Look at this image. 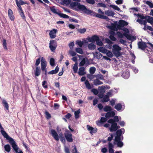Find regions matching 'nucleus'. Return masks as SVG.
<instances>
[{
	"label": "nucleus",
	"instance_id": "f257e3e1",
	"mask_svg": "<svg viewBox=\"0 0 153 153\" xmlns=\"http://www.w3.org/2000/svg\"><path fill=\"white\" fill-rule=\"evenodd\" d=\"M7 140H9V143L11 145L13 149L16 153H23L22 150L19 149V147L12 138L10 137Z\"/></svg>",
	"mask_w": 153,
	"mask_h": 153
},
{
	"label": "nucleus",
	"instance_id": "f03ea898",
	"mask_svg": "<svg viewBox=\"0 0 153 153\" xmlns=\"http://www.w3.org/2000/svg\"><path fill=\"white\" fill-rule=\"evenodd\" d=\"M116 24H112L113 27H115L116 26L117 28L119 30L121 29V27H123L125 26H127L128 24V23L127 22L123 20H120L119 21V24H116Z\"/></svg>",
	"mask_w": 153,
	"mask_h": 153
},
{
	"label": "nucleus",
	"instance_id": "7ed1b4c3",
	"mask_svg": "<svg viewBox=\"0 0 153 153\" xmlns=\"http://www.w3.org/2000/svg\"><path fill=\"white\" fill-rule=\"evenodd\" d=\"M41 68L42 72H43V74L45 76L47 75V70L46 68L47 66L46 62L44 59L43 57H42L41 58Z\"/></svg>",
	"mask_w": 153,
	"mask_h": 153
},
{
	"label": "nucleus",
	"instance_id": "20e7f679",
	"mask_svg": "<svg viewBox=\"0 0 153 153\" xmlns=\"http://www.w3.org/2000/svg\"><path fill=\"white\" fill-rule=\"evenodd\" d=\"M57 46V42L56 40H52L50 41L49 47L51 51H54L56 50Z\"/></svg>",
	"mask_w": 153,
	"mask_h": 153
},
{
	"label": "nucleus",
	"instance_id": "39448f33",
	"mask_svg": "<svg viewBox=\"0 0 153 153\" xmlns=\"http://www.w3.org/2000/svg\"><path fill=\"white\" fill-rule=\"evenodd\" d=\"M66 132V133H64V135L67 141L69 142H72L73 141L72 134L68 131Z\"/></svg>",
	"mask_w": 153,
	"mask_h": 153
},
{
	"label": "nucleus",
	"instance_id": "423d86ee",
	"mask_svg": "<svg viewBox=\"0 0 153 153\" xmlns=\"http://www.w3.org/2000/svg\"><path fill=\"white\" fill-rule=\"evenodd\" d=\"M138 46L139 48L143 51L145 50V48L147 47L146 43L142 41L138 42Z\"/></svg>",
	"mask_w": 153,
	"mask_h": 153
},
{
	"label": "nucleus",
	"instance_id": "0eeeda50",
	"mask_svg": "<svg viewBox=\"0 0 153 153\" xmlns=\"http://www.w3.org/2000/svg\"><path fill=\"white\" fill-rule=\"evenodd\" d=\"M51 134L54 139L56 141L59 140V136L56 131L53 129L51 130Z\"/></svg>",
	"mask_w": 153,
	"mask_h": 153
},
{
	"label": "nucleus",
	"instance_id": "6e6552de",
	"mask_svg": "<svg viewBox=\"0 0 153 153\" xmlns=\"http://www.w3.org/2000/svg\"><path fill=\"white\" fill-rule=\"evenodd\" d=\"M77 8L79 10L83 11L86 13H87V11H88V9H87L84 5H81L80 3L78 5Z\"/></svg>",
	"mask_w": 153,
	"mask_h": 153
},
{
	"label": "nucleus",
	"instance_id": "1a4fd4ad",
	"mask_svg": "<svg viewBox=\"0 0 153 153\" xmlns=\"http://www.w3.org/2000/svg\"><path fill=\"white\" fill-rule=\"evenodd\" d=\"M57 31L55 29H53L50 31L49 34L51 38L53 39L56 37Z\"/></svg>",
	"mask_w": 153,
	"mask_h": 153
},
{
	"label": "nucleus",
	"instance_id": "9d476101",
	"mask_svg": "<svg viewBox=\"0 0 153 153\" xmlns=\"http://www.w3.org/2000/svg\"><path fill=\"white\" fill-rule=\"evenodd\" d=\"M85 68L84 67H81L79 68L78 72V74L80 76H83L86 74V72L85 71Z\"/></svg>",
	"mask_w": 153,
	"mask_h": 153
},
{
	"label": "nucleus",
	"instance_id": "9b49d317",
	"mask_svg": "<svg viewBox=\"0 0 153 153\" xmlns=\"http://www.w3.org/2000/svg\"><path fill=\"white\" fill-rule=\"evenodd\" d=\"M122 76L125 79H128L129 77L130 73L128 69L124 71L122 75Z\"/></svg>",
	"mask_w": 153,
	"mask_h": 153
},
{
	"label": "nucleus",
	"instance_id": "f8f14e48",
	"mask_svg": "<svg viewBox=\"0 0 153 153\" xmlns=\"http://www.w3.org/2000/svg\"><path fill=\"white\" fill-rule=\"evenodd\" d=\"M115 115V113L114 111L108 112L105 114V117L107 119L111 117H114Z\"/></svg>",
	"mask_w": 153,
	"mask_h": 153
},
{
	"label": "nucleus",
	"instance_id": "ddd939ff",
	"mask_svg": "<svg viewBox=\"0 0 153 153\" xmlns=\"http://www.w3.org/2000/svg\"><path fill=\"white\" fill-rule=\"evenodd\" d=\"M87 127L88 130L90 131V133L91 134L96 133L97 132V129L96 128H94L88 125H87Z\"/></svg>",
	"mask_w": 153,
	"mask_h": 153
},
{
	"label": "nucleus",
	"instance_id": "4468645a",
	"mask_svg": "<svg viewBox=\"0 0 153 153\" xmlns=\"http://www.w3.org/2000/svg\"><path fill=\"white\" fill-rule=\"evenodd\" d=\"M8 15L10 19L12 21H14L15 19V17L13 15L12 10L9 9L8 10Z\"/></svg>",
	"mask_w": 153,
	"mask_h": 153
},
{
	"label": "nucleus",
	"instance_id": "2eb2a0df",
	"mask_svg": "<svg viewBox=\"0 0 153 153\" xmlns=\"http://www.w3.org/2000/svg\"><path fill=\"white\" fill-rule=\"evenodd\" d=\"M114 117L113 119H109L108 121V122L109 123L118 122L119 121V119L118 116H114Z\"/></svg>",
	"mask_w": 153,
	"mask_h": 153
},
{
	"label": "nucleus",
	"instance_id": "dca6fc26",
	"mask_svg": "<svg viewBox=\"0 0 153 153\" xmlns=\"http://www.w3.org/2000/svg\"><path fill=\"white\" fill-rule=\"evenodd\" d=\"M112 51L113 52L120 51L121 50V48L119 45L115 44L112 46Z\"/></svg>",
	"mask_w": 153,
	"mask_h": 153
},
{
	"label": "nucleus",
	"instance_id": "f3484780",
	"mask_svg": "<svg viewBox=\"0 0 153 153\" xmlns=\"http://www.w3.org/2000/svg\"><path fill=\"white\" fill-rule=\"evenodd\" d=\"M111 127L109 128V130L111 132L116 131L117 123H111Z\"/></svg>",
	"mask_w": 153,
	"mask_h": 153
},
{
	"label": "nucleus",
	"instance_id": "a211bd4d",
	"mask_svg": "<svg viewBox=\"0 0 153 153\" xmlns=\"http://www.w3.org/2000/svg\"><path fill=\"white\" fill-rule=\"evenodd\" d=\"M40 74L41 70L39 67H36V69L34 70V75L35 76H38L40 75Z\"/></svg>",
	"mask_w": 153,
	"mask_h": 153
},
{
	"label": "nucleus",
	"instance_id": "6ab92c4d",
	"mask_svg": "<svg viewBox=\"0 0 153 153\" xmlns=\"http://www.w3.org/2000/svg\"><path fill=\"white\" fill-rule=\"evenodd\" d=\"M109 152V153H114V145L110 142L108 143Z\"/></svg>",
	"mask_w": 153,
	"mask_h": 153
},
{
	"label": "nucleus",
	"instance_id": "aec40b11",
	"mask_svg": "<svg viewBox=\"0 0 153 153\" xmlns=\"http://www.w3.org/2000/svg\"><path fill=\"white\" fill-rule=\"evenodd\" d=\"M105 14L108 16H113L115 13L110 10H108L105 11Z\"/></svg>",
	"mask_w": 153,
	"mask_h": 153
},
{
	"label": "nucleus",
	"instance_id": "412c9836",
	"mask_svg": "<svg viewBox=\"0 0 153 153\" xmlns=\"http://www.w3.org/2000/svg\"><path fill=\"white\" fill-rule=\"evenodd\" d=\"M98 38V36H97L94 35L91 37L89 38L88 40L89 42L93 43L95 42Z\"/></svg>",
	"mask_w": 153,
	"mask_h": 153
},
{
	"label": "nucleus",
	"instance_id": "4be33fe9",
	"mask_svg": "<svg viewBox=\"0 0 153 153\" xmlns=\"http://www.w3.org/2000/svg\"><path fill=\"white\" fill-rule=\"evenodd\" d=\"M59 68L57 66L55 68V69L54 70H52L48 73L49 74H56L59 71Z\"/></svg>",
	"mask_w": 153,
	"mask_h": 153
},
{
	"label": "nucleus",
	"instance_id": "5701e85b",
	"mask_svg": "<svg viewBox=\"0 0 153 153\" xmlns=\"http://www.w3.org/2000/svg\"><path fill=\"white\" fill-rule=\"evenodd\" d=\"M107 119L106 118L104 117H101L100 120H98L97 121L96 123L97 125L100 123H103L107 121Z\"/></svg>",
	"mask_w": 153,
	"mask_h": 153
},
{
	"label": "nucleus",
	"instance_id": "b1692460",
	"mask_svg": "<svg viewBox=\"0 0 153 153\" xmlns=\"http://www.w3.org/2000/svg\"><path fill=\"white\" fill-rule=\"evenodd\" d=\"M2 103L3 106L7 110L9 109V105L8 103L5 100H3L2 101Z\"/></svg>",
	"mask_w": 153,
	"mask_h": 153
},
{
	"label": "nucleus",
	"instance_id": "393cba45",
	"mask_svg": "<svg viewBox=\"0 0 153 153\" xmlns=\"http://www.w3.org/2000/svg\"><path fill=\"white\" fill-rule=\"evenodd\" d=\"M85 85L86 87L88 89H91L92 87H93V86H91L88 81L87 80H86L85 82Z\"/></svg>",
	"mask_w": 153,
	"mask_h": 153
},
{
	"label": "nucleus",
	"instance_id": "a878e982",
	"mask_svg": "<svg viewBox=\"0 0 153 153\" xmlns=\"http://www.w3.org/2000/svg\"><path fill=\"white\" fill-rule=\"evenodd\" d=\"M103 110L105 112H108L111 111L112 109L110 106L106 105L104 107Z\"/></svg>",
	"mask_w": 153,
	"mask_h": 153
},
{
	"label": "nucleus",
	"instance_id": "bb28decb",
	"mask_svg": "<svg viewBox=\"0 0 153 153\" xmlns=\"http://www.w3.org/2000/svg\"><path fill=\"white\" fill-rule=\"evenodd\" d=\"M110 100L109 97L108 95H105L102 98V100H101L102 102H106Z\"/></svg>",
	"mask_w": 153,
	"mask_h": 153
},
{
	"label": "nucleus",
	"instance_id": "cd10ccee",
	"mask_svg": "<svg viewBox=\"0 0 153 153\" xmlns=\"http://www.w3.org/2000/svg\"><path fill=\"white\" fill-rule=\"evenodd\" d=\"M122 108V105L120 103H118L114 106V108L118 111L120 110Z\"/></svg>",
	"mask_w": 153,
	"mask_h": 153
},
{
	"label": "nucleus",
	"instance_id": "c85d7f7f",
	"mask_svg": "<svg viewBox=\"0 0 153 153\" xmlns=\"http://www.w3.org/2000/svg\"><path fill=\"white\" fill-rule=\"evenodd\" d=\"M4 149L7 152H9L10 151L11 148L9 144H7L4 146Z\"/></svg>",
	"mask_w": 153,
	"mask_h": 153
},
{
	"label": "nucleus",
	"instance_id": "c756f323",
	"mask_svg": "<svg viewBox=\"0 0 153 153\" xmlns=\"http://www.w3.org/2000/svg\"><path fill=\"white\" fill-rule=\"evenodd\" d=\"M94 84L96 85H100L103 84V82L100 81L98 79H96L94 80Z\"/></svg>",
	"mask_w": 153,
	"mask_h": 153
},
{
	"label": "nucleus",
	"instance_id": "7c9ffc66",
	"mask_svg": "<svg viewBox=\"0 0 153 153\" xmlns=\"http://www.w3.org/2000/svg\"><path fill=\"white\" fill-rule=\"evenodd\" d=\"M148 18L146 19L147 22L151 24H153V17L148 16Z\"/></svg>",
	"mask_w": 153,
	"mask_h": 153
},
{
	"label": "nucleus",
	"instance_id": "2f4dec72",
	"mask_svg": "<svg viewBox=\"0 0 153 153\" xmlns=\"http://www.w3.org/2000/svg\"><path fill=\"white\" fill-rule=\"evenodd\" d=\"M77 65V62H75L73 67V69L74 73H76L77 72L78 68Z\"/></svg>",
	"mask_w": 153,
	"mask_h": 153
},
{
	"label": "nucleus",
	"instance_id": "473e14b6",
	"mask_svg": "<svg viewBox=\"0 0 153 153\" xmlns=\"http://www.w3.org/2000/svg\"><path fill=\"white\" fill-rule=\"evenodd\" d=\"M88 48L91 50H94L96 48V46L93 43H90L88 44Z\"/></svg>",
	"mask_w": 153,
	"mask_h": 153
},
{
	"label": "nucleus",
	"instance_id": "72a5a7b5",
	"mask_svg": "<svg viewBox=\"0 0 153 153\" xmlns=\"http://www.w3.org/2000/svg\"><path fill=\"white\" fill-rule=\"evenodd\" d=\"M79 3L76 2H72L70 4V6L72 7H77L78 8V5H79Z\"/></svg>",
	"mask_w": 153,
	"mask_h": 153
},
{
	"label": "nucleus",
	"instance_id": "f704fd0d",
	"mask_svg": "<svg viewBox=\"0 0 153 153\" xmlns=\"http://www.w3.org/2000/svg\"><path fill=\"white\" fill-rule=\"evenodd\" d=\"M98 50L100 52L104 53H106L107 51V50L102 47L98 48Z\"/></svg>",
	"mask_w": 153,
	"mask_h": 153
},
{
	"label": "nucleus",
	"instance_id": "c9c22d12",
	"mask_svg": "<svg viewBox=\"0 0 153 153\" xmlns=\"http://www.w3.org/2000/svg\"><path fill=\"white\" fill-rule=\"evenodd\" d=\"M55 8V7L54 6L50 7L51 10L53 13L58 14L59 13L57 12V10Z\"/></svg>",
	"mask_w": 153,
	"mask_h": 153
},
{
	"label": "nucleus",
	"instance_id": "e433bc0d",
	"mask_svg": "<svg viewBox=\"0 0 153 153\" xmlns=\"http://www.w3.org/2000/svg\"><path fill=\"white\" fill-rule=\"evenodd\" d=\"M80 109H78L77 111L74 112L75 117L76 119L78 118L79 117V114L80 113Z\"/></svg>",
	"mask_w": 153,
	"mask_h": 153
},
{
	"label": "nucleus",
	"instance_id": "4c0bfd02",
	"mask_svg": "<svg viewBox=\"0 0 153 153\" xmlns=\"http://www.w3.org/2000/svg\"><path fill=\"white\" fill-rule=\"evenodd\" d=\"M58 14L61 18H63L66 19H68L69 18V16H68L62 13H58Z\"/></svg>",
	"mask_w": 153,
	"mask_h": 153
},
{
	"label": "nucleus",
	"instance_id": "58836bf2",
	"mask_svg": "<svg viewBox=\"0 0 153 153\" xmlns=\"http://www.w3.org/2000/svg\"><path fill=\"white\" fill-rule=\"evenodd\" d=\"M96 13H97L88 9V11H87L86 14H90L91 16H95Z\"/></svg>",
	"mask_w": 153,
	"mask_h": 153
},
{
	"label": "nucleus",
	"instance_id": "ea45409f",
	"mask_svg": "<svg viewBox=\"0 0 153 153\" xmlns=\"http://www.w3.org/2000/svg\"><path fill=\"white\" fill-rule=\"evenodd\" d=\"M76 51L79 54H82L83 53V52L82 49L79 48H76L75 49Z\"/></svg>",
	"mask_w": 153,
	"mask_h": 153
},
{
	"label": "nucleus",
	"instance_id": "a19ab883",
	"mask_svg": "<svg viewBox=\"0 0 153 153\" xmlns=\"http://www.w3.org/2000/svg\"><path fill=\"white\" fill-rule=\"evenodd\" d=\"M122 138H121V137H118L116 136L114 139V141L115 142H118L122 140L123 139V136H122Z\"/></svg>",
	"mask_w": 153,
	"mask_h": 153
},
{
	"label": "nucleus",
	"instance_id": "79ce46f5",
	"mask_svg": "<svg viewBox=\"0 0 153 153\" xmlns=\"http://www.w3.org/2000/svg\"><path fill=\"white\" fill-rule=\"evenodd\" d=\"M45 114L46 115L45 117L47 119H49L51 118V115L48 111H46Z\"/></svg>",
	"mask_w": 153,
	"mask_h": 153
},
{
	"label": "nucleus",
	"instance_id": "37998d69",
	"mask_svg": "<svg viewBox=\"0 0 153 153\" xmlns=\"http://www.w3.org/2000/svg\"><path fill=\"white\" fill-rule=\"evenodd\" d=\"M96 42L97 43V45L100 46H102L103 44V43L102 42L101 40L99 39L98 36V38L97 40H96Z\"/></svg>",
	"mask_w": 153,
	"mask_h": 153
},
{
	"label": "nucleus",
	"instance_id": "c03bdc74",
	"mask_svg": "<svg viewBox=\"0 0 153 153\" xmlns=\"http://www.w3.org/2000/svg\"><path fill=\"white\" fill-rule=\"evenodd\" d=\"M115 56L118 58L121 55V53L120 51H116L113 52Z\"/></svg>",
	"mask_w": 153,
	"mask_h": 153
},
{
	"label": "nucleus",
	"instance_id": "a18cd8bd",
	"mask_svg": "<svg viewBox=\"0 0 153 153\" xmlns=\"http://www.w3.org/2000/svg\"><path fill=\"white\" fill-rule=\"evenodd\" d=\"M96 71V68L94 67H91L90 68L89 72L91 74H94Z\"/></svg>",
	"mask_w": 153,
	"mask_h": 153
},
{
	"label": "nucleus",
	"instance_id": "49530a36",
	"mask_svg": "<svg viewBox=\"0 0 153 153\" xmlns=\"http://www.w3.org/2000/svg\"><path fill=\"white\" fill-rule=\"evenodd\" d=\"M109 7H112L115 10H117L119 11L120 10V9L116 5L111 4L109 5Z\"/></svg>",
	"mask_w": 153,
	"mask_h": 153
},
{
	"label": "nucleus",
	"instance_id": "de8ad7c7",
	"mask_svg": "<svg viewBox=\"0 0 153 153\" xmlns=\"http://www.w3.org/2000/svg\"><path fill=\"white\" fill-rule=\"evenodd\" d=\"M122 133V129H120L118 130L116 132V136H117L121 137Z\"/></svg>",
	"mask_w": 153,
	"mask_h": 153
},
{
	"label": "nucleus",
	"instance_id": "09e8293b",
	"mask_svg": "<svg viewBox=\"0 0 153 153\" xmlns=\"http://www.w3.org/2000/svg\"><path fill=\"white\" fill-rule=\"evenodd\" d=\"M3 46L4 49L5 50H7V46L6 40L5 39H4L3 41Z\"/></svg>",
	"mask_w": 153,
	"mask_h": 153
},
{
	"label": "nucleus",
	"instance_id": "8fccbe9b",
	"mask_svg": "<svg viewBox=\"0 0 153 153\" xmlns=\"http://www.w3.org/2000/svg\"><path fill=\"white\" fill-rule=\"evenodd\" d=\"M106 54L107 56L109 57L112 58L113 56V55L112 54L111 51L107 50V52H106Z\"/></svg>",
	"mask_w": 153,
	"mask_h": 153
},
{
	"label": "nucleus",
	"instance_id": "3c124183",
	"mask_svg": "<svg viewBox=\"0 0 153 153\" xmlns=\"http://www.w3.org/2000/svg\"><path fill=\"white\" fill-rule=\"evenodd\" d=\"M100 93L104 94L105 92L104 88L102 86H99L98 88Z\"/></svg>",
	"mask_w": 153,
	"mask_h": 153
},
{
	"label": "nucleus",
	"instance_id": "603ef678",
	"mask_svg": "<svg viewBox=\"0 0 153 153\" xmlns=\"http://www.w3.org/2000/svg\"><path fill=\"white\" fill-rule=\"evenodd\" d=\"M116 142L117 143V144L118 147L121 148L123 145V142L121 141L117 142Z\"/></svg>",
	"mask_w": 153,
	"mask_h": 153
},
{
	"label": "nucleus",
	"instance_id": "864d4df0",
	"mask_svg": "<svg viewBox=\"0 0 153 153\" xmlns=\"http://www.w3.org/2000/svg\"><path fill=\"white\" fill-rule=\"evenodd\" d=\"M146 4L148 5L151 8H153V4L151 2L147 1H146Z\"/></svg>",
	"mask_w": 153,
	"mask_h": 153
},
{
	"label": "nucleus",
	"instance_id": "5fc2aeb1",
	"mask_svg": "<svg viewBox=\"0 0 153 153\" xmlns=\"http://www.w3.org/2000/svg\"><path fill=\"white\" fill-rule=\"evenodd\" d=\"M123 35L129 40H131V36L126 33H124Z\"/></svg>",
	"mask_w": 153,
	"mask_h": 153
},
{
	"label": "nucleus",
	"instance_id": "6e6d98bb",
	"mask_svg": "<svg viewBox=\"0 0 153 153\" xmlns=\"http://www.w3.org/2000/svg\"><path fill=\"white\" fill-rule=\"evenodd\" d=\"M96 53L95 57L97 59H100L101 58L102 56V54L100 52H96Z\"/></svg>",
	"mask_w": 153,
	"mask_h": 153
},
{
	"label": "nucleus",
	"instance_id": "4d7b16f0",
	"mask_svg": "<svg viewBox=\"0 0 153 153\" xmlns=\"http://www.w3.org/2000/svg\"><path fill=\"white\" fill-rule=\"evenodd\" d=\"M76 44L80 47H81L83 44V42L81 41L78 40L76 42Z\"/></svg>",
	"mask_w": 153,
	"mask_h": 153
},
{
	"label": "nucleus",
	"instance_id": "13d9d810",
	"mask_svg": "<svg viewBox=\"0 0 153 153\" xmlns=\"http://www.w3.org/2000/svg\"><path fill=\"white\" fill-rule=\"evenodd\" d=\"M85 63V59L83 58L81 60V62H80L79 64V66H83Z\"/></svg>",
	"mask_w": 153,
	"mask_h": 153
},
{
	"label": "nucleus",
	"instance_id": "bf43d9fd",
	"mask_svg": "<svg viewBox=\"0 0 153 153\" xmlns=\"http://www.w3.org/2000/svg\"><path fill=\"white\" fill-rule=\"evenodd\" d=\"M86 1L87 3L92 4H94L95 3V0H86Z\"/></svg>",
	"mask_w": 153,
	"mask_h": 153
},
{
	"label": "nucleus",
	"instance_id": "052dcab7",
	"mask_svg": "<svg viewBox=\"0 0 153 153\" xmlns=\"http://www.w3.org/2000/svg\"><path fill=\"white\" fill-rule=\"evenodd\" d=\"M50 63L51 65L52 66H54L55 65V60L53 58H51L50 59Z\"/></svg>",
	"mask_w": 153,
	"mask_h": 153
},
{
	"label": "nucleus",
	"instance_id": "680f3d73",
	"mask_svg": "<svg viewBox=\"0 0 153 153\" xmlns=\"http://www.w3.org/2000/svg\"><path fill=\"white\" fill-rule=\"evenodd\" d=\"M19 13L21 17L23 19L25 20V16L24 14V13L23 11L19 12Z\"/></svg>",
	"mask_w": 153,
	"mask_h": 153
},
{
	"label": "nucleus",
	"instance_id": "e2e57ef3",
	"mask_svg": "<svg viewBox=\"0 0 153 153\" xmlns=\"http://www.w3.org/2000/svg\"><path fill=\"white\" fill-rule=\"evenodd\" d=\"M47 82L46 81H43L42 82V85L45 88H48L47 85H45L46 84H47Z\"/></svg>",
	"mask_w": 153,
	"mask_h": 153
},
{
	"label": "nucleus",
	"instance_id": "0e129e2a",
	"mask_svg": "<svg viewBox=\"0 0 153 153\" xmlns=\"http://www.w3.org/2000/svg\"><path fill=\"white\" fill-rule=\"evenodd\" d=\"M40 62V58L39 57L37 59L36 61L35 65L37 66H38V65L39 64Z\"/></svg>",
	"mask_w": 153,
	"mask_h": 153
},
{
	"label": "nucleus",
	"instance_id": "69168bd1",
	"mask_svg": "<svg viewBox=\"0 0 153 153\" xmlns=\"http://www.w3.org/2000/svg\"><path fill=\"white\" fill-rule=\"evenodd\" d=\"M86 30L85 28H83L78 29V31L81 33H83L86 31Z\"/></svg>",
	"mask_w": 153,
	"mask_h": 153
},
{
	"label": "nucleus",
	"instance_id": "338daca9",
	"mask_svg": "<svg viewBox=\"0 0 153 153\" xmlns=\"http://www.w3.org/2000/svg\"><path fill=\"white\" fill-rule=\"evenodd\" d=\"M146 44H148L147 47L149 49L153 48V45L149 42H147L146 43Z\"/></svg>",
	"mask_w": 153,
	"mask_h": 153
},
{
	"label": "nucleus",
	"instance_id": "774afa93",
	"mask_svg": "<svg viewBox=\"0 0 153 153\" xmlns=\"http://www.w3.org/2000/svg\"><path fill=\"white\" fill-rule=\"evenodd\" d=\"M91 92H93L95 95H96L98 94V90L95 88H93L91 90Z\"/></svg>",
	"mask_w": 153,
	"mask_h": 153
}]
</instances>
